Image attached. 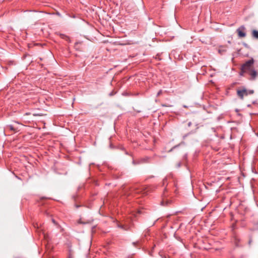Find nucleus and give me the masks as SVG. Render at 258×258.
<instances>
[{
	"label": "nucleus",
	"instance_id": "obj_8",
	"mask_svg": "<svg viewBox=\"0 0 258 258\" xmlns=\"http://www.w3.org/2000/svg\"><path fill=\"white\" fill-rule=\"evenodd\" d=\"M162 90H160L158 93H157V96L158 97L161 94H162Z\"/></svg>",
	"mask_w": 258,
	"mask_h": 258
},
{
	"label": "nucleus",
	"instance_id": "obj_1",
	"mask_svg": "<svg viewBox=\"0 0 258 258\" xmlns=\"http://www.w3.org/2000/svg\"><path fill=\"white\" fill-rule=\"evenodd\" d=\"M254 60L251 58L246 61L241 67L240 75L247 73L250 76L251 80H254L257 76V72L253 68Z\"/></svg>",
	"mask_w": 258,
	"mask_h": 258
},
{
	"label": "nucleus",
	"instance_id": "obj_9",
	"mask_svg": "<svg viewBox=\"0 0 258 258\" xmlns=\"http://www.w3.org/2000/svg\"><path fill=\"white\" fill-rule=\"evenodd\" d=\"M225 51V50H224V49H219V52L220 53H222V52H224Z\"/></svg>",
	"mask_w": 258,
	"mask_h": 258
},
{
	"label": "nucleus",
	"instance_id": "obj_5",
	"mask_svg": "<svg viewBox=\"0 0 258 258\" xmlns=\"http://www.w3.org/2000/svg\"><path fill=\"white\" fill-rule=\"evenodd\" d=\"M252 36L255 39H258V31L253 30L252 31Z\"/></svg>",
	"mask_w": 258,
	"mask_h": 258
},
{
	"label": "nucleus",
	"instance_id": "obj_12",
	"mask_svg": "<svg viewBox=\"0 0 258 258\" xmlns=\"http://www.w3.org/2000/svg\"><path fill=\"white\" fill-rule=\"evenodd\" d=\"M163 184H164L167 182V179L165 178L163 179Z\"/></svg>",
	"mask_w": 258,
	"mask_h": 258
},
{
	"label": "nucleus",
	"instance_id": "obj_7",
	"mask_svg": "<svg viewBox=\"0 0 258 258\" xmlns=\"http://www.w3.org/2000/svg\"><path fill=\"white\" fill-rule=\"evenodd\" d=\"M8 127L12 131L15 130L14 128L13 127L12 125H9V126H8Z\"/></svg>",
	"mask_w": 258,
	"mask_h": 258
},
{
	"label": "nucleus",
	"instance_id": "obj_6",
	"mask_svg": "<svg viewBox=\"0 0 258 258\" xmlns=\"http://www.w3.org/2000/svg\"><path fill=\"white\" fill-rule=\"evenodd\" d=\"M169 203V201L167 200L166 201V203L164 204V200H163V201L161 202V204L163 205V206H165V205H167L168 204V203Z\"/></svg>",
	"mask_w": 258,
	"mask_h": 258
},
{
	"label": "nucleus",
	"instance_id": "obj_10",
	"mask_svg": "<svg viewBox=\"0 0 258 258\" xmlns=\"http://www.w3.org/2000/svg\"><path fill=\"white\" fill-rule=\"evenodd\" d=\"M248 94H252L253 93V90H249L248 91Z\"/></svg>",
	"mask_w": 258,
	"mask_h": 258
},
{
	"label": "nucleus",
	"instance_id": "obj_14",
	"mask_svg": "<svg viewBox=\"0 0 258 258\" xmlns=\"http://www.w3.org/2000/svg\"><path fill=\"white\" fill-rule=\"evenodd\" d=\"M52 221L53 223L55 224V221H54V219H52Z\"/></svg>",
	"mask_w": 258,
	"mask_h": 258
},
{
	"label": "nucleus",
	"instance_id": "obj_3",
	"mask_svg": "<svg viewBox=\"0 0 258 258\" xmlns=\"http://www.w3.org/2000/svg\"><path fill=\"white\" fill-rule=\"evenodd\" d=\"M246 28L244 25L239 27L236 30L238 35L240 38H243L246 36L245 33Z\"/></svg>",
	"mask_w": 258,
	"mask_h": 258
},
{
	"label": "nucleus",
	"instance_id": "obj_15",
	"mask_svg": "<svg viewBox=\"0 0 258 258\" xmlns=\"http://www.w3.org/2000/svg\"><path fill=\"white\" fill-rule=\"evenodd\" d=\"M191 122H189V123H188V126H190V125H191Z\"/></svg>",
	"mask_w": 258,
	"mask_h": 258
},
{
	"label": "nucleus",
	"instance_id": "obj_13",
	"mask_svg": "<svg viewBox=\"0 0 258 258\" xmlns=\"http://www.w3.org/2000/svg\"><path fill=\"white\" fill-rule=\"evenodd\" d=\"M139 241H137V242H133V244L135 246H136V244H138V243H139Z\"/></svg>",
	"mask_w": 258,
	"mask_h": 258
},
{
	"label": "nucleus",
	"instance_id": "obj_4",
	"mask_svg": "<svg viewBox=\"0 0 258 258\" xmlns=\"http://www.w3.org/2000/svg\"><path fill=\"white\" fill-rule=\"evenodd\" d=\"M238 96L241 99H243L244 96H246L248 95V90L243 88L237 91Z\"/></svg>",
	"mask_w": 258,
	"mask_h": 258
},
{
	"label": "nucleus",
	"instance_id": "obj_2",
	"mask_svg": "<svg viewBox=\"0 0 258 258\" xmlns=\"http://www.w3.org/2000/svg\"><path fill=\"white\" fill-rule=\"evenodd\" d=\"M150 187H147L144 189L143 187L138 188L137 186H135L130 189V192L127 194V195L136 196V195L139 194L140 192L143 195H147L150 191Z\"/></svg>",
	"mask_w": 258,
	"mask_h": 258
},
{
	"label": "nucleus",
	"instance_id": "obj_16",
	"mask_svg": "<svg viewBox=\"0 0 258 258\" xmlns=\"http://www.w3.org/2000/svg\"><path fill=\"white\" fill-rule=\"evenodd\" d=\"M79 207V206L76 205V207H77V208H78Z\"/></svg>",
	"mask_w": 258,
	"mask_h": 258
},
{
	"label": "nucleus",
	"instance_id": "obj_11",
	"mask_svg": "<svg viewBox=\"0 0 258 258\" xmlns=\"http://www.w3.org/2000/svg\"><path fill=\"white\" fill-rule=\"evenodd\" d=\"M43 237H44V238L46 240H47V237H48V236H47V235H46V234H43Z\"/></svg>",
	"mask_w": 258,
	"mask_h": 258
}]
</instances>
